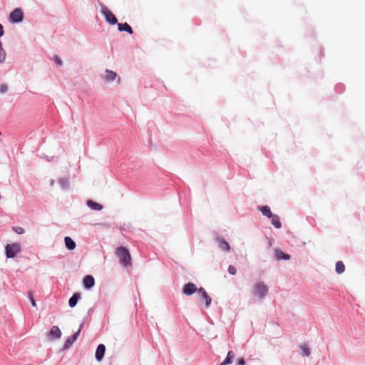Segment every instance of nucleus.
<instances>
[{"label":"nucleus","mask_w":365,"mask_h":365,"mask_svg":"<svg viewBox=\"0 0 365 365\" xmlns=\"http://www.w3.org/2000/svg\"><path fill=\"white\" fill-rule=\"evenodd\" d=\"M116 255L119 258L120 262L125 267L131 264V256L129 250L125 247H119L116 250Z\"/></svg>","instance_id":"obj_1"},{"label":"nucleus","mask_w":365,"mask_h":365,"mask_svg":"<svg viewBox=\"0 0 365 365\" xmlns=\"http://www.w3.org/2000/svg\"><path fill=\"white\" fill-rule=\"evenodd\" d=\"M268 287L263 282L254 284L252 294L259 299H264L268 293Z\"/></svg>","instance_id":"obj_2"},{"label":"nucleus","mask_w":365,"mask_h":365,"mask_svg":"<svg viewBox=\"0 0 365 365\" xmlns=\"http://www.w3.org/2000/svg\"><path fill=\"white\" fill-rule=\"evenodd\" d=\"M5 255L7 258H14L21 251V245L18 242L7 244L5 247Z\"/></svg>","instance_id":"obj_3"},{"label":"nucleus","mask_w":365,"mask_h":365,"mask_svg":"<svg viewBox=\"0 0 365 365\" xmlns=\"http://www.w3.org/2000/svg\"><path fill=\"white\" fill-rule=\"evenodd\" d=\"M24 14L21 8L14 9L9 14V20L11 24H19L23 21Z\"/></svg>","instance_id":"obj_4"},{"label":"nucleus","mask_w":365,"mask_h":365,"mask_svg":"<svg viewBox=\"0 0 365 365\" xmlns=\"http://www.w3.org/2000/svg\"><path fill=\"white\" fill-rule=\"evenodd\" d=\"M101 14L103 15L106 21L111 25L118 24V20L115 16L104 5L101 4Z\"/></svg>","instance_id":"obj_5"},{"label":"nucleus","mask_w":365,"mask_h":365,"mask_svg":"<svg viewBox=\"0 0 365 365\" xmlns=\"http://www.w3.org/2000/svg\"><path fill=\"white\" fill-rule=\"evenodd\" d=\"M215 240L219 249L227 252L230 251L229 243L223 237L217 234Z\"/></svg>","instance_id":"obj_6"},{"label":"nucleus","mask_w":365,"mask_h":365,"mask_svg":"<svg viewBox=\"0 0 365 365\" xmlns=\"http://www.w3.org/2000/svg\"><path fill=\"white\" fill-rule=\"evenodd\" d=\"M196 292H198V289L192 282L185 284L182 289V292L186 296H191Z\"/></svg>","instance_id":"obj_7"},{"label":"nucleus","mask_w":365,"mask_h":365,"mask_svg":"<svg viewBox=\"0 0 365 365\" xmlns=\"http://www.w3.org/2000/svg\"><path fill=\"white\" fill-rule=\"evenodd\" d=\"M197 293H198V294L200 297V300L201 302L205 300V307H209L210 306V304H211L212 299L208 295V294L207 293L205 289L203 287H200V288L198 289Z\"/></svg>","instance_id":"obj_8"},{"label":"nucleus","mask_w":365,"mask_h":365,"mask_svg":"<svg viewBox=\"0 0 365 365\" xmlns=\"http://www.w3.org/2000/svg\"><path fill=\"white\" fill-rule=\"evenodd\" d=\"M106 352V346L103 344H99L96 350L95 357L96 361H101L104 357Z\"/></svg>","instance_id":"obj_9"},{"label":"nucleus","mask_w":365,"mask_h":365,"mask_svg":"<svg viewBox=\"0 0 365 365\" xmlns=\"http://www.w3.org/2000/svg\"><path fill=\"white\" fill-rule=\"evenodd\" d=\"M85 289H90L95 285V279L92 275H86L83 280Z\"/></svg>","instance_id":"obj_10"},{"label":"nucleus","mask_w":365,"mask_h":365,"mask_svg":"<svg viewBox=\"0 0 365 365\" xmlns=\"http://www.w3.org/2000/svg\"><path fill=\"white\" fill-rule=\"evenodd\" d=\"M274 257L277 260H289L290 259V255L284 253L280 249H275L274 251Z\"/></svg>","instance_id":"obj_11"},{"label":"nucleus","mask_w":365,"mask_h":365,"mask_svg":"<svg viewBox=\"0 0 365 365\" xmlns=\"http://www.w3.org/2000/svg\"><path fill=\"white\" fill-rule=\"evenodd\" d=\"M299 354L303 357H309L311 355V348L307 343H302L299 346Z\"/></svg>","instance_id":"obj_12"},{"label":"nucleus","mask_w":365,"mask_h":365,"mask_svg":"<svg viewBox=\"0 0 365 365\" xmlns=\"http://www.w3.org/2000/svg\"><path fill=\"white\" fill-rule=\"evenodd\" d=\"M61 331L58 326H53L49 331V336L53 339H60Z\"/></svg>","instance_id":"obj_13"},{"label":"nucleus","mask_w":365,"mask_h":365,"mask_svg":"<svg viewBox=\"0 0 365 365\" xmlns=\"http://www.w3.org/2000/svg\"><path fill=\"white\" fill-rule=\"evenodd\" d=\"M118 29L119 31H126L130 34H132L133 33L132 27L128 24V23H118Z\"/></svg>","instance_id":"obj_14"},{"label":"nucleus","mask_w":365,"mask_h":365,"mask_svg":"<svg viewBox=\"0 0 365 365\" xmlns=\"http://www.w3.org/2000/svg\"><path fill=\"white\" fill-rule=\"evenodd\" d=\"M64 242H65L66 247L68 250H73L76 248V242L71 237H70L68 236L65 237Z\"/></svg>","instance_id":"obj_15"},{"label":"nucleus","mask_w":365,"mask_h":365,"mask_svg":"<svg viewBox=\"0 0 365 365\" xmlns=\"http://www.w3.org/2000/svg\"><path fill=\"white\" fill-rule=\"evenodd\" d=\"M258 210H259L264 216H266L268 218L272 217L273 213L272 212L270 207L267 205L258 207Z\"/></svg>","instance_id":"obj_16"},{"label":"nucleus","mask_w":365,"mask_h":365,"mask_svg":"<svg viewBox=\"0 0 365 365\" xmlns=\"http://www.w3.org/2000/svg\"><path fill=\"white\" fill-rule=\"evenodd\" d=\"M86 205L88 207H89L93 210L99 211L103 209V206L101 204H99L96 202H94L92 200H87Z\"/></svg>","instance_id":"obj_17"},{"label":"nucleus","mask_w":365,"mask_h":365,"mask_svg":"<svg viewBox=\"0 0 365 365\" xmlns=\"http://www.w3.org/2000/svg\"><path fill=\"white\" fill-rule=\"evenodd\" d=\"M81 299L80 293H74L73 296L68 300V305L73 308L76 307L78 300Z\"/></svg>","instance_id":"obj_18"},{"label":"nucleus","mask_w":365,"mask_h":365,"mask_svg":"<svg viewBox=\"0 0 365 365\" xmlns=\"http://www.w3.org/2000/svg\"><path fill=\"white\" fill-rule=\"evenodd\" d=\"M106 73L107 74L105 76L104 80L106 81H108V82L114 81L116 78V77L118 76V75L115 72L108 70V69L106 70Z\"/></svg>","instance_id":"obj_19"},{"label":"nucleus","mask_w":365,"mask_h":365,"mask_svg":"<svg viewBox=\"0 0 365 365\" xmlns=\"http://www.w3.org/2000/svg\"><path fill=\"white\" fill-rule=\"evenodd\" d=\"M58 183L61 186V189L66 190L69 187V179L68 178L63 177L61 178L58 180Z\"/></svg>","instance_id":"obj_20"},{"label":"nucleus","mask_w":365,"mask_h":365,"mask_svg":"<svg viewBox=\"0 0 365 365\" xmlns=\"http://www.w3.org/2000/svg\"><path fill=\"white\" fill-rule=\"evenodd\" d=\"M270 218L272 219V224L275 228L280 229L282 227L280 217L277 215L273 214Z\"/></svg>","instance_id":"obj_21"},{"label":"nucleus","mask_w":365,"mask_h":365,"mask_svg":"<svg viewBox=\"0 0 365 365\" xmlns=\"http://www.w3.org/2000/svg\"><path fill=\"white\" fill-rule=\"evenodd\" d=\"M234 358H235V354L233 353L232 351H228L225 359L221 364H220V365L230 364L232 363Z\"/></svg>","instance_id":"obj_22"},{"label":"nucleus","mask_w":365,"mask_h":365,"mask_svg":"<svg viewBox=\"0 0 365 365\" xmlns=\"http://www.w3.org/2000/svg\"><path fill=\"white\" fill-rule=\"evenodd\" d=\"M345 270V266L341 261H339L336 263V272L338 274H341Z\"/></svg>","instance_id":"obj_23"},{"label":"nucleus","mask_w":365,"mask_h":365,"mask_svg":"<svg viewBox=\"0 0 365 365\" xmlns=\"http://www.w3.org/2000/svg\"><path fill=\"white\" fill-rule=\"evenodd\" d=\"M74 342L75 341L70 336L64 342L62 350L68 349Z\"/></svg>","instance_id":"obj_24"},{"label":"nucleus","mask_w":365,"mask_h":365,"mask_svg":"<svg viewBox=\"0 0 365 365\" xmlns=\"http://www.w3.org/2000/svg\"><path fill=\"white\" fill-rule=\"evenodd\" d=\"M83 327V323H81V325H80L79 329H78V331H77L76 333H74L73 335H71V338H72L75 341H76V339H78V336H79V334H80V332H81V329H82V327Z\"/></svg>","instance_id":"obj_25"},{"label":"nucleus","mask_w":365,"mask_h":365,"mask_svg":"<svg viewBox=\"0 0 365 365\" xmlns=\"http://www.w3.org/2000/svg\"><path fill=\"white\" fill-rule=\"evenodd\" d=\"M13 230L19 235H21L25 232V230L23 227L18 226L13 227Z\"/></svg>","instance_id":"obj_26"},{"label":"nucleus","mask_w":365,"mask_h":365,"mask_svg":"<svg viewBox=\"0 0 365 365\" xmlns=\"http://www.w3.org/2000/svg\"><path fill=\"white\" fill-rule=\"evenodd\" d=\"M54 61L56 63V65L59 66H61L63 65V61L61 59V58L57 56V55H55L54 56Z\"/></svg>","instance_id":"obj_27"},{"label":"nucleus","mask_w":365,"mask_h":365,"mask_svg":"<svg viewBox=\"0 0 365 365\" xmlns=\"http://www.w3.org/2000/svg\"><path fill=\"white\" fill-rule=\"evenodd\" d=\"M6 57V53L4 50L1 51V53L0 54V63H2L5 61Z\"/></svg>","instance_id":"obj_28"},{"label":"nucleus","mask_w":365,"mask_h":365,"mask_svg":"<svg viewBox=\"0 0 365 365\" xmlns=\"http://www.w3.org/2000/svg\"><path fill=\"white\" fill-rule=\"evenodd\" d=\"M228 272L232 275H235L237 272V269H236L235 267H234L232 265H230L228 267Z\"/></svg>","instance_id":"obj_29"},{"label":"nucleus","mask_w":365,"mask_h":365,"mask_svg":"<svg viewBox=\"0 0 365 365\" xmlns=\"http://www.w3.org/2000/svg\"><path fill=\"white\" fill-rule=\"evenodd\" d=\"M29 298L31 301V305L35 307H36V301L34 300V297H33V294H32V292H29Z\"/></svg>","instance_id":"obj_30"},{"label":"nucleus","mask_w":365,"mask_h":365,"mask_svg":"<svg viewBox=\"0 0 365 365\" xmlns=\"http://www.w3.org/2000/svg\"><path fill=\"white\" fill-rule=\"evenodd\" d=\"M8 91V86L6 84L0 86V93H4Z\"/></svg>","instance_id":"obj_31"},{"label":"nucleus","mask_w":365,"mask_h":365,"mask_svg":"<svg viewBox=\"0 0 365 365\" xmlns=\"http://www.w3.org/2000/svg\"><path fill=\"white\" fill-rule=\"evenodd\" d=\"M237 365H245V361L243 358H240L237 361Z\"/></svg>","instance_id":"obj_32"},{"label":"nucleus","mask_w":365,"mask_h":365,"mask_svg":"<svg viewBox=\"0 0 365 365\" xmlns=\"http://www.w3.org/2000/svg\"><path fill=\"white\" fill-rule=\"evenodd\" d=\"M4 34V27L3 26L0 24V37H1Z\"/></svg>","instance_id":"obj_33"},{"label":"nucleus","mask_w":365,"mask_h":365,"mask_svg":"<svg viewBox=\"0 0 365 365\" xmlns=\"http://www.w3.org/2000/svg\"><path fill=\"white\" fill-rule=\"evenodd\" d=\"M3 50H4V49L3 48L2 42H1V41L0 40V51H3Z\"/></svg>","instance_id":"obj_34"},{"label":"nucleus","mask_w":365,"mask_h":365,"mask_svg":"<svg viewBox=\"0 0 365 365\" xmlns=\"http://www.w3.org/2000/svg\"><path fill=\"white\" fill-rule=\"evenodd\" d=\"M53 183H54V180H52L51 181V185H53Z\"/></svg>","instance_id":"obj_35"},{"label":"nucleus","mask_w":365,"mask_h":365,"mask_svg":"<svg viewBox=\"0 0 365 365\" xmlns=\"http://www.w3.org/2000/svg\"><path fill=\"white\" fill-rule=\"evenodd\" d=\"M118 83H120V78H118Z\"/></svg>","instance_id":"obj_36"}]
</instances>
